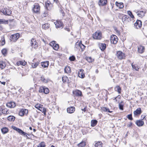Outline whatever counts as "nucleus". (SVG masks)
Here are the masks:
<instances>
[{
  "instance_id": "nucleus-1",
  "label": "nucleus",
  "mask_w": 147,
  "mask_h": 147,
  "mask_svg": "<svg viewBox=\"0 0 147 147\" xmlns=\"http://www.w3.org/2000/svg\"><path fill=\"white\" fill-rule=\"evenodd\" d=\"M12 127L14 130L16 131L20 134L23 136H26V137L27 139L29 138L28 136H27V135H28L27 134L23 131L21 129L18 128L14 126H13ZM28 135H29L28 134Z\"/></svg>"
},
{
  "instance_id": "nucleus-2",
  "label": "nucleus",
  "mask_w": 147,
  "mask_h": 147,
  "mask_svg": "<svg viewBox=\"0 0 147 147\" xmlns=\"http://www.w3.org/2000/svg\"><path fill=\"white\" fill-rule=\"evenodd\" d=\"M1 12L3 14L6 16H10L11 13V10L7 8H3L1 9Z\"/></svg>"
},
{
  "instance_id": "nucleus-3",
  "label": "nucleus",
  "mask_w": 147,
  "mask_h": 147,
  "mask_svg": "<svg viewBox=\"0 0 147 147\" xmlns=\"http://www.w3.org/2000/svg\"><path fill=\"white\" fill-rule=\"evenodd\" d=\"M20 37V34L17 33L11 35L10 37V40L11 41L15 42Z\"/></svg>"
},
{
  "instance_id": "nucleus-4",
  "label": "nucleus",
  "mask_w": 147,
  "mask_h": 147,
  "mask_svg": "<svg viewBox=\"0 0 147 147\" xmlns=\"http://www.w3.org/2000/svg\"><path fill=\"white\" fill-rule=\"evenodd\" d=\"M34 12L36 13H39L40 10V6L38 3H35L34 5V7L32 9Z\"/></svg>"
},
{
  "instance_id": "nucleus-5",
  "label": "nucleus",
  "mask_w": 147,
  "mask_h": 147,
  "mask_svg": "<svg viewBox=\"0 0 147 147\" xmlns=\"http://www.w3.org/2000/svg\"><path fill=\"white\" fill-rule=\"evenodd\" d=\"M39 92H43L45 94H48L49 92V90L44 86H42L40 87Z\"/></svg>"
},
{
  "instance_id": "nucleus-6",
  "label": "nucleus",
  "mask_w": 147,
  "mask_h": 147,
  "mask_svg": "<svg viewBox=\"0 0 147 147\" xmlns=\"http://www.w3.org/2000/svg\"><path fill=\"white\" fill-rule=\"evenodd\" d=\"M93 38L96 39L100 40L102 38V34L100 32H95L93 35Z\"/></svg>"
},
{
  "instance_id": "nucleus-7",
  "label": "nucleus",
  "mask_w": 147,
  "mask_h": 147,
  "mask_svg": "<svg viewBox=\"0 0 147 147\" xmlns=\"http://www.w3.org/2000/svg\"><path fill=\"white\" fill-rule=\"evenodd\" d=\"M110 40L111 43L116 44L118 42V38L116 36L112 35L111 36Z\"/></svg>"
},
{
  "instance_id": "nucleus-8",
  "label": "nucleus",
  "mask_w": 147,
  "mask_h": 147,
  "mask_svg": "<svg viewBox=\"0 0 147 147\" xmlns=\"http://www.w3.org/2000/svg\"><path fill=\"white\" fill-rule=\"evenodd\" d=\"M142 26V22L140 20H137L134 24V27L136 29H139Z\"/></svg>"
},
{
  "instance_id": "nucleus-9",
  "label": "nucleus",
  "mask_w": 147,
  "mask_h": 147,
  "mask_svg": "<svg viewBox=\"0 0 147 147\" xmlns=\"http://www.w3.org/2000/svg\"><path fill=\"white\" fill-rule=\"evenodd\" d=\"M116 56L120 59H123L125 57L124 53L121 51H117V52Z\"/></svg>"
},
{
  "instance_id": "nucleus-10",
  "label": "nucleus",
  "mask_w": 147,
  "mask_h": 147,
  "mask_svg": "<svg viewBox=\"0 0 147 147\" xmlns=\"http://www.w3.org/2000/svg\"><path fill=\"white\" fill-rule=\"evenodd\" d=\"M28 113V110L26 109H22L19 111V115L21 116H22L25 114L27 115Z\"/></svg>"
},
{
  "instance_id": "nucleus-11",
  "label": "nucleus",
  "mask_w": 147,
  "mask_h": 147,
  "mask_svg": "<svg viewBox=\"0 0 147 147\" xmlns=\"http://www.w3.org/2000/svg\"><path fill=\"white\" fill-rule=\"evenodd\" d=\"M30 44L31 46L32 47L34 48H36L37 47L38 45H37V42L36 40L34 38H32L30 41Z\"/></svg>"
},
{
  "instance_id": "nucleus-12",
  "label": "nucleus",
  "mask_w": 147,
  "mask_h": 147,
  "mask_svg": "<svg viewBox=\"0 0 147 147\" xmlns=\"http://www.w3.org/2000/svg\"><path fill=\"white\" fill-rule=\"evenodd\" d=\"M55 25L56 27L57 28H59L63 27V22L60 21H57L56 22H55Z\"/></svg>"
},
{
  "instance_id": "nucleus-13",
  "label": "nucleus",
  "mask_w": 147,
  "mask_h": 147,
  "mask_svg": "<svg viewBox=\"0 0 147 147\" xmlns=\"http://www.w3.org/2000/svg\"><path fill=\"white\" fill-rule=\"evenodd\" d=\"M84 70L82 69H80L78 72V76L81 78H83L85 77L84 73Z\"/></svg>"
},
{
  "instance_id": "nucleus-14",
  "label": "nucleus",
  "mask_w": 147,
  "mask_h": 147,
  "mask_svg": "<svg viewBox=\"0 0 147 147\" xmlns=\"http://www.w3.org/2000/svg\"><path fill=\"white\" fill-rule=\"evenodd\" d=\"M107 0H99L98 4L99 6H102L106 5L107 3Z\"/></svg>"
},
{
  "instance_id": "nucleus-15",
  "label": "nucleus",
  "mask_w": 147,
  "mask_h": 147,
  "mask_svg": "<svg viewBox=\"0 0 147 147\" xmlns=\"http://www.w3.org/2000/svg\"><path fill=\"white\" fill-rule=\"evenodd\" d=\"M146 11L145 10L138 11L136 13L137 15L139 17L142 18L144 16Z\"/></svg>"
},
{
  "instance_id": "nucleus-16",
  "label": "nucleus",
  "mask_w": 147,
  "mask_h": 147,
  "mask_svg": "<svg viewBox=\"0 0 147 147\" xmlns=\"http://www.w3.org/2000/svg\"><path fill=\"white\" fill-rule=\"evenodd\" d=\"M74 94L77 96H82V92L79 90H76L73 92Z\"/></svg>"
},
{
  "instance_id": "nucleus-17",
  "label": "nucleus",
  "mask_w": 147,
  "mask_h": 147,
  "mask_svg": "<svg viewBox=\"0 0 147 147\" xmlns=\"http://www.w3.org/2000/svg\"><path fill=\"white\" fill-rule=\"evenodd\" d=\"M7 107L10 108H14L16 106L15 102H10L6 104Z\"/></svg>"
},
{
  "instance_id": "nucleus-18",
  "label": "nucleus",
  "mask_w": 147,
  "mask_h": 147,
  "mask_svg": "<svg viewBox=\"0 0 147 147\" xmlns=\"http://www.w3.org/2000/svg\"><path fill=\"white\" fill-rule=\"evenodd\" d=\"M138 51L139 53H142L144 51V47L141 45H139V46H138Z\"/></svg>"
},
{
  "instance_id": "nucleus-19",
  "label": "nucleus",
  "mask_w": 147,
  "mask_h": 147,
  "mask_svg": "<svg viewBox=\"0 0 147 147\" xmlns=\"http://www.w3.org/2000/svg\"><path fill=\"white\" fill-rule=\"evenodd\" d=\"M136 123L138 127H141L144 125V123L142 120H139L136 121Z\"/></svg>"
},
{
  "instance_id": "nucleus-20",
  "label": "nucleus",
  "mask_w": 147,
  "mask_h": 147,
  "mask_svg": "<svg viewBox=\"0 0 147 147\" xmlns=\"http://www.w3.org/2000/svg\"><path fill=\"white\" fill-rule=\"evenodd\" d=\"M142 113V110L140 108H138L134 112L135 115H140Z\"/></svg>"
},
{
  "instance_id": "nucleus-21",
  "label": "nucleus",
  "mask_w": 147,
  "mask_h": 147,
  "mask_svg": "<svg viewBox=\"0 0 147 147\" xmlns=\"http://www.w3.org/2000/svg\"><path fill=\"white\" fill-rule=\"evenodd\" d=\"M75 111V108L74 107H71L68 108L67 109V112L70 113H71L74 112Z\"/></svg>"
},
{
  "instance_id": "nucleus-22",
  "label": "nucleus",
  "mask_w": 147,
  "mask_h": 147,
  "mask_svg": "<svg viewBox=\"0 0 147 147\" xmlns=\"http://www.w3.org/2000/svg\"><path fill=\"white\" fill-rule=\"evenodd\" d=\"M115 4L119 9H122L124 7L123 4L122 2H118L117 1H116Z\"/></svg>"
},
{
  "instance_id": "nucleus-23",
  "label": "nucleus",
  "mask_w": 147,
  "mask_h": 147,
  "mask_svg": "<svg viewBox=\"0 0 147 147\" xmlns=\"http://www.w3.org/2000/svg\"><path fill=\"white\" fill-rule=\"evenodd\" d=\"M62 80L63 82L69 83V80L68 78L65 76H63L62 77Z\"/></svg>"
},
{
  "instance_id": "nucleus-24",
  "label": "nucleus",
  "mask_w": 147,
  "mask_h": 147,
  "mask_svg": "<svg viewBox=\"0 0 147 147\" xmlns=\"http://www.w3.org/2000/svg\"><path fill=\"white\" fill-rule=\"evenodd\" d=\"M45 5L47 10H49L51 8L50 7L52 5V4L49 1H48L46 3Z\"/></svg>"
},
{
  "instance_id": "nucleus-25",
  "label": "nucleus",
  "mask_w": 147,
  "mask_h": 147,
  "mask_svg": "<svg viewBox=\"0 0 147 147\" xmlns=\"http://www.w3.org/2000/svg\"><path fill=\"white\" fill-rule=\"evenodd\" d=\"M8 20L4 19H0V24H8Z\"/></svg>"
},
{
  "instance_id": "nucleus-26",
  "label": "nucleus",
  "mask_w": 147,
  "mask_h": 147,
  "mask_svg": "<svg viewBox=\"0 0 147 147\" xmlns=\"http://www.w3.org/2000/svg\"><path fill=\"white\" fill-rule=\"evenodd\" d=\"M100 48L102 51H104L106 48V44L105 43H101L99 45Z\"/></svg>"
},
{
  "instance_id": "nucleus-27",
  "label": "nucleus",
  "mask_w": 147,
  "mask_h": 147,
  "mask_svg": "<svg viewBox=\"0 0 147 147\" xmlns=\"http://www.w3.org/2000/svg\"><path fill=\"white\" fill-rule=\"evenodd\" d=\"M41 66L44 67H47L49 65V61H46L41 63Z\"/></svg>"
},
{
  "instance_id": "nucleus-28",
  "label": "nucleus",
  "mask_w": 147,
  "mask_h": 147,
  "mask_svg": "<svg viewBox=\"0 0 147 147\" xmlns=\"http://www.w3.org/2000/svg\"><path fill=\"white\" fill-rule=\"evenodd\" d=\"M102 143L101 142H97L95 143L94 146L95 147H102Z\"/></svg>"
},
{
  "instance_id": "nucleus-29",
  "label": "nucleus",
  "mask_w": 147,
  "mask_h": 147,
  "mask_svg": "<svg viewBox=\"0 0 147 147\" xmlns=\"http://www.w3.org/2000/svg\"><path fill=\"white\" fill-rule=\"evenodd\" d=\"M115 90L116 91L118 92L119 94L121 93V88L119 86H117L115 87Z\"/></svg>"
},
{
  "instance_id": "nucleus-30",
  "label": "nucleus",
  "mask_w": 147,
  "mask_h": 147,
  "mask_svg": "<svg viewBox=\"0 0 147 147\" xmlns=\"http://www.w3.org/2000/svg\"><path fill=\"white\" fill-rule=\"evenodd\" d=\"M64 71L65 73H69L71 72V69L69 66L66 67L64 69Z\"/></svg>"
},
{
  "instance_id": "nucleus-31",
  "label": "nucleus",
  "mask_w": 147,
  "mask_h": 147,
  "mask_svg": "<svg viewBox=\"0 0 147 147\" xmlns=\"http://www.w3.org/2000/svg\"><path fill=\"white\" fill-rule=\"evenodd\" d=\"M86 145V142L84 141H82L81 142L78 144L77 146L79 147H84Z\"/></svg>"
},
{
  "instance_id": "nucleus-32",
  "label": "nucleus",
  "mask_w": 147,
  "mask_h": 147,
  "mask_svg": "<svg viewBox=\"0 0 147 147\" xmlns=\"http://www.w3.org/2000/svg\"><path fill=\"white\" fill-rule=\"evenodd\" d=\"M97 121L96 120H92L91 121V126L92 127L95 126L97 124Z\"/></svg>"
},
{
  "instance_id": "nucleus-33",
  "label": "nucleus",
  "mask_w": 147,
  "mask_h": 147,
  "mask_svg": "<svg viewBox=\"0 0 147 147\" xmlns=\"http://www.w3.org/2000/svg\"><path fill=\"white\" fill-rule=\"evenodd\" d=\"M131 66L132 67L133 69H134L136 71H138L139 68L138 67V66L137 64H133V63L131 64Z\"/></svg>"
},
{
  "instance_id": "nucleus-34",
  "label": "nucleus",
  "mask_w": 147,
  "mask_h": 147,
  "mask_svg": "<svg viewBox=\"0 0 147 147\" xmlns=\"http://www.w3.org/2000/svg\"><path fill=\"white\" fill-rule=\"evenodd\" d=\"M40 80L44 83H47L48 82V80L46 79L43 76H42L40 77Z\"/></svg>"
},
{
  "instance_id": "nucleus-35",
  "label": "nucleus",
  "mask_w": 147,
  "mask_h": 147,
  "mask_svg": "<svg viewBox=\"0 0 147 147\" xmlns=\"http://www.w3.org/2000/svg\"><path fill=\"white\" fill-rule=\"evenodd\" d=\"M15 118L14 116L10 115L7 117V120L9 121H13L15 120Z\"/></svg>"
},
{
  "instance_id": "nucleus-36",
  "label": "nucleus",
  "mask_w": 147,
  "mask_h": 147,
  "mask_svg": "<svg viewBox=\"0 0 147 147\" xmlns=\"http://www.w3.org/2000/svg\"><path fill=\"white\" fill-rule=\"evenodd\" d=\"M39 110L43 113L45 115H46V109L45 108H44L43 106L41 107L40 108V110Z\"/></svg>"
},
{
  "instance_id": "nucleus-37",
  "label": "nucleus",
  "mask_w": 147,
  "mask_h": 147,
  "mask_svg": "<svg viewBox=\"0 0 147 147\" xmlns=\"http://www.w3.org/2000/svg\"><path fill=\"white\" fill-rule=\"evenodd\" d=\"M123 102L122 101L119 103V106L120 109L123 110Z\"/></svg>"
},
{
  "instance_id": "nucleus-38",
  "label": "nucleus",
  "mask_w": 147,
  "mask_h": 147,
  "mask_svg": "<svg viewBox=\"0 0 147 147\" xmlns=\"http://www.w3.org/2000/svg\"><path fill=\"white\" fill-rule=\"evenodd\" d=\"M8 129L6 127H3L1 129V131L3 134L7 133L8 131Z\"/></svg>"
},
{
  "instance_id": "nucleus-39",
  "label": "nucleus",
  "mask_w": 147,
  "mask_h": 147,
  "mask_svg": "<svg viewBox=\"0 0 147 147\" xmlns=\"http://www.w3.org/2000/svg\"><path fill=\"white\" fill-rule=\"evenodd\" d=\"M10 113V111L7 108L3 109V114H8Z\"/></svg>"
},
{
  "instance_id": "nucleus-40",
  "label": "nucleus",
  "mask_w": 147,
  "mask_h": 147,
  "mask_svg": "<svg viewBox=\"0 0 147 147\" xmlns=\"http://www.w3.org/2000/svg\"><path fill=\"white\" fill-rule=\"evenodd\" d=\"M49 27V24L48 23H46L43 25L42 26V27L43 28L45 29H47Z\"/></svg>"
},
{
  "instance_id": "nucleus-41",
  "label": "nucleus",
  "mask_w": 147,
  "mask_h": 147,
  "mask_svg": "<svg viewBox=\"0 0 147 147\" xmlns=\"http://www.w3.org/2000/svg\"><path fill=\"white\" fill-rule=\"evenodd\" d=\"M0 68L2 69L4 68L6 66V64L5 62H1L0 63Z\"/></svg>"
},
{
  "instance_id": "nucleus-42",
  "label": "nucleus",
  "mask_w": 147,
  "mask_h": 147,
  "mask_svg": "<svg viewBox=\"0 0 147 147\" xmlns=\"http://www.w3.org/2000/svg\"><path fill=\"white\" fill-rule=\"evenodd\" d=\"M45 143L44 142H42L39 144L37 147H45Z\"/></svg>"
},
{
  "instance_id": "nucleus-43",
  "label": "nucleus",
  "mask_w": 147,
  "mask_h": 147,
  "mask_svg": "<svg viewBox=\"0 0 147 147\" xmlns=\"http://www.w3.org/2000/svg\"><path fill=\"white\" fill-rule=\"evenodd\" d=\"M0 42H1V44L2 45H3L5 44V41L4 36H3L1 37V40H0Z\"/></svg>"
},
{
  "instance_id": "nucleus-44",
  "label": "nucleus",
  "mask_w": 147,
  "mask_h": 147,
  "mask_svg": "<svg viewBox=\"0 0 147 147\" xmlns=\"http://www.w3.org/2000/svg\"><path fill=\"white\" fill-rule=\"evenodd\" d=\"M129 16L127 15H124L122 17V20L123 22L126 21V20L127 19H128L129 18Z\"/></svg>"
},
{
  "instance_id": "nucleus-45",
  "label": "nucleus",
  "mask_w": 147,
  "mask_h": 147,
  "mask_svg": "<svg viewBox=\"0 0 147 147\" xmlns=\"http://www.w3.org/2000/svg\"><path fill=\"white\" fill-rule=\"evenodd\" d=\"M79 46L80 49H81L82 51H83L85 48V46L81 42H80Z\"/></svg>"
},
{
  "instance_id": "nucleus-46",
  "label": "nucleus",
  "mask_w": 147,
  "mask_h": 147,
  "mask_svg": "<svg viewBox=\"0 0 147 147\" xmlns=\"http://www.w3.org/2000/svg\"><path fill=\"white\" fill-rule=\"evenodd\" d=\"M39 63L38 62L32 63V66L33 68H36L38 65Z\"/></svg>"
},
{
  "instance_id": "nucleus-47",
  "label": "nucleus",
  "mask_w": 147,
  "mask_h": 147,
  "mask_svg": "<svg viewBox=\"0 0 147 147\" xmlns=\"http://www.w3.org/2000/svg\"><path fill=\"white\" fill-rule=\"evenodd\" d=\"M1 52L2 54L5 56L7 54V50L6 49H3L1 51Z\"/></svg>"
},
{
  "instance_id": "nucleus-48",
  "label": "nucleus",
  "mask_w": 147,
  "mask_h": 147,
  "mask_svg": "<svg viewBox=\"0 0 147 147\" xmlns=\"http://www.w3.org/2000/svg\"><path fill=\"white\" fill-rule=\"evenodd\" d=\"M26 62H25V61H20L19 62L17 63L18 65H24L26 64Z\"/></svg>"
},
{
  "instance_id": "nucleus-49",
  "label": "nucleus",
  "mask_w": 147,
  "mask_h": 147,
  "mask_svg": "<svg viewBox=\"0 0 147 147\" xmlns=\"http://www.w3.org/2000/svg\"><path fill=\"white\" fill-rule=\"evenodd\" d=\"M43 106V105L39 104H37L35 105V107L38 110H40V107Z\"/></svg>"
},
{
  "instance_id": "nucleus-50",
  "label": "nucleus",
  "mask_w": 147,
  "mask_h": 147,
  "mask_svg": "<svg viewBox=\"0 0 147 147\" xmlns=\"http://www.w3.org/2000/svg\"><path fill=\"white\" fill-rule=\"evenodd\" d=\"M59 45L57 44H55L54 46L53 47V49L55 50H57L59 48Z\"/></svg>"
},
{
  "instance_id": "nucleus-51",
  "label": "nucleus",
  "mask_w": 147,
  "mask_h": 147,
  "mask_svg": "<svg viewBox=\"0 0 147 147\" xmlns=\"http://www.w3.org/2000/svg\"><path fill=\"white\" fill-rule=\"evenodd\" d=\"M127 14L129 15L130 17L132 18H134V16L133 15V14L132 13L131 11H127Z\"/></svg>"
},
{
  "instance_id": "nucleus-52",
  "label": "nucleus",
  "mask_w": 147,
  "mask_h": 147,
  "mask_svg": "<svg viewBox=\"0 0 147 147\" xmlns=\"http://www.w3.org/2000/svg\"><path fill=\"white\" fill-rule=\"evenodd\" d=\"M69 60L71 61H74L76 59V58L75 57L72 55L69 57Z\"/></svg>"
},
{
  "instance_id": "nucleus-53",
  "label": "nucleus",
  "mask_w": 147,
  "mask_h": 147,
  "mask_svg": "<svg viewBox=\"0 0 147 147\" xmlns=\"http://www.w3.org/2000/svg\"><path fill=\"white\" fill-rule=\"evenodd\" d=\"M80 42H76L75 47V48H78V49H80Z\"/></svg>"
},
{
  "instance_id": "nucleus-54",
  "label": "nucleus",
  "mask_w": 147,
  "mask_h": 147,
  "mask_svg": "<svg viewBox=\"0 0 147 147\" xmlns=\"http://www.w3.org/2000/svg\"><path fill=\"white\" fill-rule=\"evenodd\" d=\"M127 117L128 119L130 120H132L133 119L131 114L128 115Z\"/></svg>"
},
{
  "instance_id": "nucleus-55",
  "label": "nucleus",
  "mask_w": 147,
  "mask_h": 147,
  "mask_svg": "<svg viewBox=\"0 0 147 147\" xmlns=\"http://www.w3.org/2000/svg\"><path fill=\"white\" fill-rule=\"evenodd\" d=\"M86 60L89 63L92 62V58L90 57H87V58Z\"/></svg>"
},
{
  "instance_id": "nucleus-56",
  "label": "nucleus",
  "mask_w": 147,
  "mask_h": 147,
  "mask_svg": "<svg viewBox=\"0 0 147 147\" xmlns=\"http://www.w3.org/2000/svg\"><path fill=\"white\" fill-rule=\"evenodd\" d=\"M48 15L47 11H45L43 14V17H45L47 16Z\"/></svg>"
},
{
  "instance_id": "nucleus-57",
  "label": "nucleus",
  "mask_w": 147,
  "mask_h": 147,
  "mask_svg": "<svg viewBox=\"0 0 147 147\" xmlns=\"http://www.w3.org/2000/svg\"><path fill=\"white\" fill-rule=\"evenodd\" d=\"M109 108L106 107H103L102 108V110L104 112H107Z\"/></svg>"
},
{
  "instance_id": "nucleus-58",
  "label": "nucleus",
  "mask_w": 147,
  "mask_h": 147,
  "mask_svg": "<svg viewBox=\"0 0 147 147\" xmlns=\"http://www.w3.org/2000/svg\"><path fill=\"white\" fill-rule=\"evenodd\" d=\"M55 42L54 41H53L50 43V45L51 46L53 47L55 45Z\"/></svg>"
},
{
  "instance_id": "nucleus-59",
  "label": "nucleus",
  "mask_w": 147,
  "mask_h": 147,
  "mask_svg": "<svg viewBox=\"0 0 147 147\" xmlns=\"http://www.w3.org/2000/svg\"><path fill=\"white\" fill-rule=\"evenodd\" d=\"M3 109L1 107H0V116L3 113Z\"/></svg>"
},
{
  "instance_id": "nucleus-60",
  "label": "nucleus",
  "mask_w": 147,
  "mask_h": 147,
  "mask_svg": "<svg viewBox=\"0 0 147 147\" xmlns=\"http://www.w3.org/2000/svg\"><path fill=\"white\" fill-rule=\"evenodd\" d=\"M114 30L117 32V33H118V34H119L120 32L118 30H117L116 28H114Z\"/></svg>"
},
{
  "instance_id": "nucleus-61",
  "label": "nucleus",
  "mask_w": 147,
  "mask_h": 147,
  "mask_svg": "<svg viewBox=\"0 0 147 147\" xmlns=\"http://www.w3.org/2000/svg\"><path fill=\"white\" fill-rule=\"evenodd\" d=\"M64 29L66 30L68 32H69L70 31V30L69 28H65Z\"/></svg>"
},
{
  "instance_id": "nucleus-62",
  "label": "nucleus",
  "mask_w": 147,
  "mask_h": 147,
  "mask_svg": "<svg viewBox=\"0 0 147 147\" xmlns=\"http://www.w3.org/2000/svg\"><path fill=\"white\" fill-rule=\"evenodd\" d=\"M0 82H1V84H2L3 85H5V82H1V81H0Z\"/></svg>"
},
{
  "instance_id": "nucleus-63",
  "label": "nucleus",
  "mask_w": 147,
  "mask_h": 147,
  "mask_svg": "<svg viewBox=\"0 0 147 147\" xmlns=\"http://www.w3.org/2000/svg\"><path fill=\"white\" fill-rule=\"evenodd\" d=\"M132 125V122H130V123H129L128 126L129 127H131V126Z\"/></svg>"
},
{
  "instance_id": "nucleus-64",
  "label": "nucleus",
  "mask_w": 147,
  "mask_h": 147,
  "mask_svg": "<svg viewBox=\"0 0 147 147\" xmlns=\"http://www.w3.org/2000/svg\"><path fill=\"white\" fill-rule=\"evenodd\" d=\"M55 2L57 3L59 2V1L58 0H53Z\"/></svg>"
}]
</instances>
